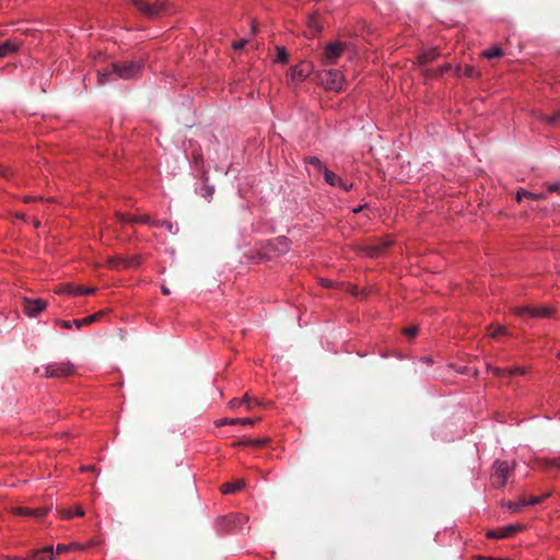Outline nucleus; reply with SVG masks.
I'll return each mask as SVG.
<instances>
[{"label": "nucleus", "mask_w": 560, "mask_h": 560, "mask_svg": "<svg viewBox=\"0 0 560 560\" xmlns=\"http://www.w3.org/2000/svg\"><path fill=\"white\" fill-rule=\"evenodd\" d=\"M71 546H66V545H58L57 546V553H61V552H65L67 551L68 549H70Z\"/></svg>", "instance_id": "nucleus-44"}, {"label": "nucleus", "mask_w": 560, "mask_h": 560, "mask_svg": "<svg viewBox=\"0 0 560 560\" xmlns=\"http://www.w3.org/2000/svg\"><path fill=\"white\" fill-rule=\"evenodd\" d=\"M490 371L495 376H499V377L506 376V370H503V369H500V368H490Z\"/></svg>", "instance_id": "nucleus-37"}, {"label": "nucleus", "mask_w": 560, "mask_h": 560, "mask_svg": "<svg viewBox=\"0 0 560 560\" xmlns=\"http://www.w3.org/2000/svg\"><path fill=\"white\" fill-rule=\"evenodd\" d=\"M244 445L248 446L250 451L256 452L262 448L267 444L266 440H248L243 442Z\"/></svg>", "instance_id": "nucleus-24"}, {"label": "nucleus", "mask_w": 560, "mask_h": 560, "mask_svg": "<svg viewBox=\"0 0 560 560\" xmlns=\"http://www.w3.org/2000/svg\"><path fill=\"white\" fill-rule=\"evenodd\" d=\"M523 506H526V499L525 498L520 499L517 502H509L508 503L509 510H511L514 513L521 511V509Z\"/></svg>", "instance_id": "nucleus-28"}, {"label": "nucleus", "mask_w": 560, "mask_h": 560, "mask_svg": "<svg viewBox=\"0 0 560 560\" xmlns=\"http://www.w3.org/2000/svg\"><path fill=\"white\" fill-rule=\"evenodd\" d=\"M466 77L472 78L475 75V69L471 66H466L464 70Z\"/></svg>", "instance_id": "nucleus-40"}, {"label": "nucleus", "mask_w": 560, "mask_h": 560, "mask_svg": "<svg viewBox=\"0 0 560 560\" xmlns=\"http://www.w3.org/2000/svg\"><path fill=\"white\" fill-rule=\"evenodd\" d=\"M324 177H325V180L331 186H337V185L342 184V179L337 174L329 171L328 168H324Z\"/></svg>", "instance_id": "nucleus-20"}, {"label": "nucleus", "mask_w": 560, "mask_h": 560, "mask_svg": "<svg viewBox=\"0 0 560 560\" xmlns=\"http://www.w3.org/2000/svg\"><path fill=\"white\" fill-rule=\"evenodd\" d=\"M450 69H451V66L450 65H445L444 67L441 68L440 73L448 71Z\"/></svg>", "instance_id": "nucleus-46"}, {"label": "nucleus", "mask_w": 560, "mask_h": 560, "mask_svg": "<svg viewBox=\"0 0 560 560\" xmlns=\"http://www.w3.org/2000/svg\"><path fill=\"white\" fill-rule=\"evenodd\" d=\"M546 187L548 192H556L560 190V183L547 184Z\"/></svg>", "instance_id": "nucleus-38"}, {"label": "nucleus", "mask_w": 560, "mask_h": 560, "mask_svg": "<svg viewBox=\"0 0 560 560\" xmlns=\"http://www.w3.org/2000/svg\"><path fill=\"white\" fill-rule=\"evenodd\" d=\"M541 119L548 125H555L560 121V110L556 112L552 116H541Z\"/></svg>", "instance_id": "nucleus-31"}, {"label": "nucleus", "mask_w": 560, "mask_h": 560, "mask_svg": "<svg viewBox=\"0 0 560 560\" xmlns=\"http://www.w3.org/2000/svg\"><path fill=\"white\" fill-rule=\"evenodd\" d=\"M513 466V462L495 460L493 465V474L491 476L493 486L498 488L503 487Z\"/></svg>", "instance_id": "nucleus-3"}, {"label": "nucleus", "mask_w": 560, "mask_h": 560, "mask_svg": "<svg viewBox=\"0 0 560 560\" xmlns=\"http://www.w3.org/2000/svg\"><path fill=\"white\" fill-rule=\"evenodd\" d=\"M230 406H231L232 408L241 407V406H243V405H242V400H241V399H237V398H234V399H232V400L230 401Z\"/></svg>", "instance_id": "nucleus-43"}, {"label": "nucleus", "mask_w": 560, "mask_h": 560, "mask_svg": "<svg viewBox=\"0 0 560 560\" xmlns=\"http://www.w3.org/2000/svg\"><path fill=\"white\" fill-rule=\"evenodd\" d=\"M59 324L65 329H70L72 327V325H74L73 322H67V320H60Z\"/></svg>", "instance_id": "nucleus-42"}, {"label": "nucleus", "mask_w": 560, "mask_h": 560, "mask_svg": "<svg viewBox=\"0 0 560 560\" xmlns=\"http://www.w3.org/2000/svg\"><path fill=\"white\" fill-rule=\"evenodd\" d=\"M517 316L528 315L534 318H544L552 315L553 310L547 306H518L514 308Z\"/></svg>", "instance_id": "nucleus-6"}, {"label": "nucleus", "mask_w": 560, "mask_h": 560, "mask_svg": "<svg viewBox=\"0 0 560 560\" xmlns=\"http://www.w3.org/2000/svg\"><path fill=\"white\" fill-rule=\"evenodd\" d=\"M74 365L69 361L51 363L45 366V377L70 376L74 373Z\"/></svg>", "instance_id": "nucleus-5"}, {"label": "nucleus", "mask_w": 560, "mask_h": 560, "mask_svg": "<svg viewBox=\"0 0 560 560\" xmlns=\"http://www.w3.org/2000/svg\"><path fill=\"white\" fill-rule=\"evenodd\" d=\"M234 518H237L240 522L241 521H247V517L246 516H241V515H237V516H233Z\"/></svg>", "instance_id": "nucleus-48"}, {"label": "nucleus", "mask_w": 560, "mask_h": 560, "mask_svg": "<svg viewBox=\"0 0 560 560\" xmlns=\"http://www.w3.org/2000/svg\"><path fill=\"white\" fill-rule=\"evenodd\" d=\"M245 486V482L243 480H236L234 482H226L221 486L222 493H235L236 491L241 490Z\"/></svg>", "instance_id": "nucleus-18"}, {"label": "nucleus", "mask_w": 560, "mask_h": 560, "mask_svg": "<svg viewBox=\"0 0 560 560\" xmlns=\"http://www.w3.org/2000/svg\"><path fill=\"white\" fill-rule=\"evenodd\" d=\"M522 528H523L522 525H509L499 530H490V532H488L487 536L490 538H508V537H512L514 534H516Z\"/></svg>", "instance_id": "nucleus-11"}, {"label": "nucleus", "mask_w": 560, "mask_h": 560, "mask_svg": "<svg viewBox=\"0 0 560 560\" xmlns=\"http://www.w3.org/2000/svg\"><path fill=\"white\" fill-rule=\"evenodd\" d=\"M269 405V402H265L264 401V405L262 406H267ZM257 405L255 404V401H252V410L254 409V407H256Z\"/></svg>", "instance_id": "nucleus-49"}, {"label": "nucleus", "mask_w": 560, "mask_h": 560, "mask_svg": "<svg viewBox=\"0 0 560 560\" xmlns=\"http://www.w3.org/2000/svg\"><path fill=\"white\" fill-rule=\"evenodd\" d=\"M92 469V467H82V470Z\"/></svg>", "instance_id": "nucleus-52"}, {"label": "nucleus", "mask_w": 560, "mask_h": 560, "mask_svg": "<svg viewBox=\"0 0 560 560\" xmlns=\"http://www.w3.org/2000/svg\"><path fill=\"white\" fill-rule=\"evenodd\" d=\"M438 56H439V52L435 49H432L430 51H427V52L422 54L419 57V60H420L421 65H425V63L431 62L432 60H434Z\"/></svg>", "instance_id": "nucleus-25"}, {"label": "nucleus", "mask_w": 560, "mask_h": 560, "mask_svg": "<svg viewBox=\"0 0 560 560\" xmlns=\"http://www.w3.org/2000/svg\"><path fill=\"white\" fill-rule=\"evenodd\" d=\"M392 244L390 241H384V242H378L377 244L375 245H372V246H369L366 248V254L371 257H376L378 256L383 250H385L389 245Z\"/></svg>", "instance_id": "nucleus-17"}, {"label": "nucleus", "mask_w": 560, "mask_h": 560, "mask_svg": "<svg viewBox=\"0 0 560 560\" xmlns=\"http://www.w3.org/2000/svg\"><path fill=\"white\" fill-rule=\"evenodd\" d=\"M26 558H18V557H14V558H11L10 560H25Z\"/></svg>", "instance_id": "nucleus-50"}, {"label": "nucleus", "mask_w": 560, "mask_h": 560, "mask_svg": "<svg viewBox=\"0 0 560 560\" xmlns=\"http://www.w3.org/2000/svg\"><path fill=\"white\" fill-rule=\"evenodd\" d=\"M11 172L9 168L0 165V177L9 178Z\"/></svg>", "instance_id": "nucleus-41"}, {"label": "nucleus", "mask_w": 560, "mask_h": 560, "mask_svg": "<svg viewBox=\"0 0 560 560\" xmlns=\"http://www.w3.org/2000/svg\"><path fill=\"white\" fill-rule=\"evenodd\" d=\"M501 334L502 335H509V332L506 331L505 327H503V326L497 327L493 331L490 332V336L492 338H495V337H498Z\"/></svg>", "instance_id": "nucleus-34"}, {"label": "nucleus", "mask_w": 560, "mask_h": 560, "mask_svg": "<svg viewBox=\"0 0 560 560\" xmlns=\"http://www.w3.org/2000/svg\"><path fill=\"white\" fill-rule=\"evenodd\" d=\"M289 55L284 47H277V57L276 61L280 63L288 62Z\"/></svg>", "instance_id": "nucleus-29"}, {"label": "nucleus", "mask_w": 560, "mask_h": 560, "mask_svg": "<svg viewBox=\"0 0 560 560\" xmlns=\"http://www.w3.org/2000/svg\"><path fill=\"white\" fill-rule=\"evenodd\" d=\"M102 315H103V312H97V313L89 315L82 319H75V320H73V324L75 325L77 328H81L84 325H90V324L96 322Z\"/></svg>", "instance_id": "nucleus-19"}, {"label": "nucleus", "mask_w": 560, "mask_h": 560, "mask_svg": "<svg viewBox=\"0 0 560 560\" xmlns=\"http://www.w3.org/2000/svg\"><path fill=\"white\" fill-rule=\"evenodd\" d=\"M135 7L144 15L150 19L158 18L165 11L164 2H150L148 0H133Z\"/></svg>", "instance_id": "nucleus-4"}, {"label": "nucleus", "mask_w": 560, "mask_h": 560, "mask_svg": "<svg viewBox=\"0 0 560 560\" xmlns=\"http://www.w3.org/2000/svg\"><path fill=\"white\" fill-rule=\"evenodd\" d=\"M361 210V207L355 208L354 212H359Z\"/></svg>", "instance_id": "nucleus-51"}, {"label": "nucleus", "mask_w": 560, "mask_h": 560, "mask_svg": "<svg viewBox=\"0 0 560 560\" xmlns=\"http://www.w3.org/2000/svg\"><path fill=\"white\" fill-rule=\"evenodd\" d=\"M312 72V66L308 62H302L290 70L292 81H304Z\"/></svg>", "instance_id": "nucleus-9"}, {"label": "nucleus", "mask_w": 560, "mask_h": 560, "mask_svg": "<svg viewBox=\"0 0 560 560\" xmlns=\"http://www.w3.org/2000/svg\"><path fill=\"white\" fill-rule=\"evenodd\" d=\"M503 55V51L500 47H492L486 51L482 52V56L492 59V58H499Z\"/></svg>", "instance_id": "nucleus-26"}, {"label": "nucleus", "mask_w": 560, "mask_h": 560, "mask_svg": "<svg viewBox=\"0 0 560 560\" xmlns=\"http://www.w3.org/2000/svg\"><path fill=\"white\" fill-rule=\"evenodd\" d=\"M116 217H117V219L120 222H127L128 221V222H131V223H145V224L152 225V221H153V220L150 219V217L148 214L128 218L124 213H117Z\"/></svg>", "instance_id": "nucleus-16"}, {"label": "nucleus", "mask_w": 560, "mask_h": 560, "mask_svg": "<svg viewBox=\"0 0 560 560\" xmlns=\"http://www.w3.org/2000/svg\"><path fill=\"white\" fill-rule=\"evenodd\" d=\"M418 331L419 329L417 326L406 327L402 330L404 335H406L409 338H415L418 335Z\"/></svg>", "instance_id": "nucleus-32"}, {"label": "nucleus", "mask_w": 560, "mask_h": 560, "mask_svg": "<svg viewBox=\"0 0 560 560\" xmlns=\"http://www.w3.org/2000/svg\"><path fill=\"white\" fill-rule=\"evenodd\" d=\"M320 83L325 86V89L340 92L343 86V75L339 70L330 69L323 71L319 74Z\"/></svg>", "instance_id": "nucleus-2"}, {"label": "nucleus", "mask_w": 560, "mask_h": 560, "mask_svg": "<svg viewBox=\"0 0 560 560\" xmlns=\"http://www.w3.org/2000/svg\"><path fill=\"white\" fill-rule=\"evenodd\" d=\"M523 197H526V198L533 199V200H538V199L545 198V195L544 194H533L525 189H521L517 191V195H516L517 201H521Z\"/></svg>", "instance_id": "nucleus-22"}, {"label": "nucleus", "mask_w": 560, "mask_h": 560, "mask_svg": "<svg viewBox=\"0 0 560 560\" xmlns=\"http://www.w3.org/2000/svg\"><path fill=\"white\" fill-rule=\"evenodd\" d=\"M94 291H95V288L84 289L82 287H74L70 283H65V284L59 285V288L56 290V293L78 295V294H92V293H94Z\"/></svg>", "instance_id": "nucleus-10"}, {"label": "nucleus", "mask_w": 560, "mask_h": 560, "mask_svg": "<svg viewBox=\"0 0 560 560\" xmlns=\"http://www.w3.org/2000/svg\"><path fill=\"white\" fill-rule=\"evenodd\" d=\"M339 187H341L343 190L346 191H349L351 188H352V184H347L346 182L342 180V184L341 185H338Z\"/></svg>", "instance_id": "nucleus-45"}, {"label": "nucleus", "mask_w": 560, "mask_h": 560, "mask_svg": "<svg viewBox=\"0 0 560 560\" xmlns=\"http://www.w3.org/2000/svg\"><path fill=\"white\" fill-rule=\"evenodd\" d=\"M534 467L560 468V457H536Z\"/></svg>", "instance_id": "nucleus-14"}, {"label": "nucleus", "mask_w": 560, "mask_h": 560, "mask_svg": "<svg viewBox=\"0 0 560 560\" xmlns=\"http://www.w3.org/2000/svg\"><path fill=\"white\" fill-rule=\"evenodd\" d=\"M247 44V39H241L232 44L233 49L240 50Z\"/></svg>", "instance_id": "nucleus-39"}, {"label": "nucleus", "mask_w": 560, "mask_h": 560, "mask_svg": "<svg viewBox=\"0 0 560 560\" xmlns=\"http://www.w3.org/2000/svg\"><path fill=\"white\" fill-rule=\"evenodd\" d=\"M152 225L153 226H156V228H164L166 229L168 232H171L172 234H176L178 229L176 226H174V224L170 221H166V220H153L152 221Z\"/></svg>", "instance_id": "nucleus-21"}, {"label": "nucleus", "mask_w": 560, "mask_h": 560, "mask_svg": "<svg viewBox=\"0 0 560 560\" xmlns=\"http://www.w3.org/2000/svg\"><path fill=\"white\" fill-rule=\"evenodd\" d=\"M305 162L307 164L313 165L318 171H324V168H326L324 166V164L322 163V161L318 158H316V156H308V158L305 159Z\"/></svg>", "instance_id": "nucleus-30"}, {"label": "nucleus", "mask_w": 560, "mask_h": 560, "mask_svg": "<svg viewBox=\"0 0 560 560\" xmlns=\"http://www.w3.org/2000/svg\"><path fill=\"white\" fill-rule=\"evenodd\" d=\"M22 306L27 316L35 317L46 308L47 302L43 299L24 298Z\"/></svg>", "instance_id": "nucleus-7"}, {"label": "nucleus", "mask_w": 560, "mask_h": 560, "mask_svg": "<svg viewBox=\"0 0 560 560\" xmlns=\"http://www.w3.org/2000/svg\"><path fill=\"white\" fill-rule=\"evenodd\" d=\"M161 290H162V293H163V294H165V295H168V294H170V290H168V288H166L165 285H163V287L161 288Z\"/></svg>", "instance_id": "nucleus-47"}, {"label": "nucleus", "mask_w": 560, "mask_h": 560, "mask_svg": "<svg viewBox=\"0 0 560 560\" xmlns=\"http://www.w3.org/2000/svg\"><path fill=\"white\" fill-rule=\"evenodd\" d=\"M308 26L314 31V33H317L320 31V26L318 25L317 19L312 16L308 21Z\"/></svg>", "instance_id": "nucleus-36"}, {"label": "nucleus", "mask_w": 560, "mask_h": 560, "mask_svg": "<svg viewBox=\"0 0 560 560\" xmlns=\"http://www.w3.org/2000/svg\"><path fill=\"white\" fill-rule=\"evenodd\" d=\"M549 494H546V495H541V497H536V495H530L528 500H526V505H536V504H539L540 502H542V500L545 498H547Z\"/></svg>", "instance_id": "nucleus-33"}, {"label": "nucleus", "mask_w": 560, "mask_h": 560, "mask_svg": "<svg viewBox=\"0 0 560 560\" xmlns=\"http://www.w3.org/2000/svg\"><path fill=\"white\" fill-rule=\"evenodd\" d=\"M558 355H559V358H560V353H559Z\"/></svg>", "instance_id": "nucleus-53"}, {"label": "nucleus", "mask_w": 560, "mask_h": 560, "mask_svg": "<svg viewBox=\"0 0 560 560\" xmlns=\"http://www.w3.org/2000/svg\"><path fill=\"white\" fill-rule=\"evenodd\" d=\"M260 418H258L259 420ZM257 421V419H250V418H222V419H219L215 421V424L218 427H221V425H224V424H236V423H242V424H249V425H253L255 422Z\"/></svg>", "instance_id": "nucleus-15"}, {"label": "nucleus", "mask_w": 560, "mask_h": 560, "mask_svg": "<svg viewBox=\"0 0 560 560\" xmlns=\"http://www.w3.org/2000/svg\"><path fill=\"white\" fill-rule=\"evenodd\" d=\"M242 405L246 407L248 411L252 410V401H255L256 405H264V401L257 397H252L247 393L241 398Z\"/></svg>", "instance_id": "nucleus-23"}, {"label": "nucleus", "mask_w": 560, "mask_h": 560, "mask_svg": "<svg viewBox=\"0 0 560 560\" xmlns=\"http://www.w3.org/2000/svg\"><path fill=\"white\" fill-rule=\"evenodd\" d=\"M21 42L16 38L9 39L0 45V58H4L10 56L11 54L19 50L21 46Z\"/></svg>", "instance_id": "nucleus-12"}, {"label": "nucleus", "mask_w": 560, "mask_h": 560, "mask_svg": "<svg viewBox=\"0 0 560 560\" xmlns=\"http://www.w3.org/2000/svg\"><path fill=\"white\" fill-rule=\"evenodd\" d=\"M13 512L18 515L22 516H31V517H43L47 514L48 509L38 508V509H30V508H15Z\"/></svg>", "instance_id": "nucleus-13"}, {"label": "nucleus", "mask_w": 560, "mask_h": 560, "mask_svg": "<svg viewBox=\"0 0 560 560\" xmlns=\"http://www.w3.org/2000/svg\"><path fill=\"white\" fill-rule=\"evenodd\" d=\"M345 49L341 43H330L325 47L323 52V61L325 65H334L336 60L341 56Z\"/></svg>", "instance_id": "nucleus-8"}, {"label": "nucleus", "mask_w": 560, "mask_h": 560, "mask_svg": "<svg viewBox=\"0 0 560 560\" xmlns=\"http://www.w3.org/2000/svg\"><path fill=\"white\" fill-rule=\"evenodd\" d=\"M60 515L63 518H71L73 515L83 516L84 515V511L82 510V508L78 506L75 509V512H73L71 510H61L60 511Z\"/></svg>", "instance_id": "nucleus-27"}, {"label": "nucleus", "mask_w": 560, "mask_h": 560, "mask_svg": "<svg viewBox=\"0 0 560 560\" xmlns=\"http://www.w3.org/2000/svg\"><path fill=\"white\" fill-rule=\"evenodd\" d=\"M524 373H525L524 368H520V366L506 370V375H509V376H514V375L524 374Z\"/></svg>", "instance_id": "nucleus-35"}, {"label": "nucleus", "mask_w": 560, "mask_h": 560, "mask_svg": "<svg viewBox=\"0 0 560 560\" xmlns=\"http://www.w3.org/2000/svg\"><path fill=\"white\" fill-rule=\"evenodd\" d=\"M141 70L142 63L140 61L125 60L112 63L110 70H106L104 72L98 71V77L101 83L105 84L107 82L106 78L112 74H116L125 80H130L138 78L141 74Z\"/></svg>", "instance_id": "nucleus-1"}]
</instances>
